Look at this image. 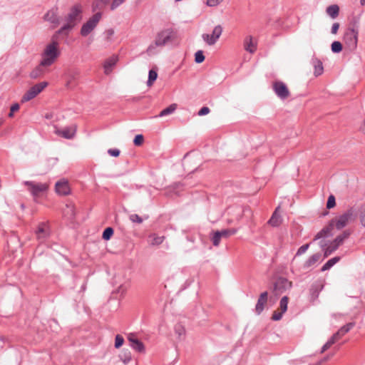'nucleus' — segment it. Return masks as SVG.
<instances>
[{
	"label": "nucleus",
	"instance_id": "nucleus-23",
	"mask_svg": "<svg viewBox=\"0 0 365 365\" xmlns=\"http://www.w3.org/2000/svg\"><path fill=\"white\" fill-rule=\"evenodd\" d=\"M312 63L314 66V74L315 76H319L323 73L324 67L321 60L317 58H313L312 59Z\"/></svg>",
	"mask_w": 365,
	"mask_h": 365
},
{
	"label": "nucleus",
	"instance_id": "nucleus-28",
	"mask_svg": "<svg viewBox=\"0 0 365 365\" xmlns=\"http://www.w3.org/2000/svg\"><path fill=\"white\" fill-rule=\"evenodd\" d=\"M341 259L340 257H334L329 259L321 268V272H325L330 269L335 264L339 262Z\"/></svg>",
	"mask_w": 365,
	"mask_h": 365
},
{
	"label": "nucleus",
	"instance_id": "nucleus-17",
	"mask_svg": "<svg viewBox=\"0 0 365 365\" xmlns=\"http://www.w3.org/2000/svg\"><path fill=\"white\" fill-rule=\"evenodd\" d=\"M268 292H264L260 294L255 306V312L259 315L264 310V306L267 302Z\"/></svg>",
	"mask_w": 365,
	"mask_h": 365
},
{
	"label": "nucleus",
	"instance_id": "nucleus-50",
	"mask_svg": "<svg viewBox=\"0 0 365 365\" xmlns=\"http://www.w3.org/2000/svg\"><path fill=\"white\" fill-rule=\"evenodd\" d=\"M327 247L329 249L331 252L333 253L339 248V246L332 240L331 242H329V245H327Z\"/></svg>",
	"mask_w": 365,
	"mask_h": 365
},
{
	"label": "nucleus",
	"instance_id": "nucleus-32",
	"mask_svg": "<svg viewBox=\"0 0 365 365\" xmlns=\"http://www.w3.org/2000/svg\"><path fill=\"white\" fill-rule=\"evenodd\" d=\"M113 233H114L113 229L111 227H108L103 230V235H102V238L106 241L109 240L111 238V237L113 236Z\"/></svg>",
	"mask_w": 365,
	"mask_h": 365
},
{
	"label": "nucleus",
	"instance_id": "nucleus-58",
	"mask_svg": "<svg viewBox=\"0 0 365 365\" xmlns=\"http://www.w3.org/2000/svg\"><path fill=\"white\" fill-rule=\"evenodd\" d=\"M319 246L320 247L322 248V250H324V248H326L327 247V243L326 241L324 240H321L319 242Z\"/></svg>",
	"mask_w": 365,
	"mask_h": 365
},
{
	"label": "nucleus",
	"instance_id": "nucleus-47",
	"mask_svg": "<svg viewBox=\"0 0 365 365\" xmlns=\"http://www.w3.org/2000/svg\"><path fill=\"white\" fill-rule=\"evenodd\" d=\"M282 312H274L272 316V319L274 321H279L282 318Z\"/></svg>",
	"mask_w": 365,
	"mask_h": 365
},
{
	"label": "nucleus",
	"instance_id": "nucleus-26",
	"mask_svg": "<svg viewBox=\"0 0 365 365\" xmlns=\"http://www.w3.org/2000/svg\"><path fill=\"white\" fill-rule=\"evenodd\" d=\"M351 231L349 230H345L341 234L336 236L333 240L339 247L342 245L345 240L348 239L351 235Z\"/></svg>",
	"mask_w": 365,
	"mask_h": 365
},
{
	"label": "nucleus",
	"instance_id": "nucleus-33",
	"mask_svg": "<svg viewBox=\"0 0 365 365\" xmlns=\"http://www.w3.org/2000/svg\"><path fill=\"white\" fill-rule=\"evenodd\" d=\"M219 232L221 235V237L227 238L230 236L235 235L237 232V230L236 229H225V230H222Z\"/></svg>",
	"mask_w": 365,
	"mask_h": 365
},
{
	"label": "nucleus",
	"instance_id": "nucleus-40",
	"mask_svg": "<svg viewBox=\"0 0 365 365\" xmlns=\"http://www.w3.org/2000/svg\"><path fill=\"white\" fill-rule=\"evenodd\" d=\"M336 205V200L334 195H331L329 196L327 202V208L331 209Z\"/></svg>",
	"mask_w": 365,
	"mask_h": 365
},
{
	"label": "nucleus",
	"instance_id": "nucleus-38",
	"mask_svg": "<svg viewBox=\"0 0 365 365\" xmlns=\"http://www.w3.org/2000/svg\"><path fill=\"white\" fill-rule=\"evenodd\" d=\"M335 342L336 341L331 336V338L322 347L321 353H324L325 351L329 349L331 346L333 345Z\"/></svg>",
	"mask_w": 365,
	"mask_h": 365
},
{
	"label": "nucleus",
	"instance_id": "nucleus-7",
	"mask_svg": "<svg viewBox=\"0 0 365 365\" xmlns=\"http://www.w3.org/2000/svg\"><path fill=\"white\" fill-rule=\"evenodd\" d=\"M24 184L28 186V190L32 195L34 199L38 201V197L46 192V185L33 181H25Z\"/></svg>",
	"mask_w": 365,
	"mask_h": 365
},
{
	"label": "nucleus",
	"instance_id": "nucleus-43",
	"mask_svg": "<svg viewBox=\"0 0 365 365\" xmlns=\"http://www.w3.org/2000/svg\"><path fill=\"white\" fill-rule=\"evenodd\" d=\"M129 219L133 222H136L138 224H141L143 222V219L140 216L137 214H132L129 216Z\"/></svg>",
	"mask_w": 365,
	"mask_h": 365
},
{
	"label": "nucleus",
	"instance_id": "nucleus-37",
	"mask_svg": "<svg viewBox=\"0 0 365 365\" xmlns=\"http://www.w3.org/2000/svg\"><path fill=\"white\" fill-rule=\"evenodd\" d=\"M221 235L219 231H216L212 237V244L214 246L217 247L220 243Z\"/></svg>",
	"mask_w": 365,
	"mask_h": 365
},
{
	"label": "nucleus",
	"instance_id": "nucleus-15",
	"mask_svg": "<svg viewBox=\"0 0 365 365\" xmlns=\"http://www.w3.org/2000/svg\"><path fill=\"white\" fill-rule=\"evenodd\" d=\"M53 128L55 129L54 132L57 135H58L66 139L73 138L74 137V135L76 134V128L74 127H71V126L64 127L61 130L57 129L55 126Z\"/></svg>",
	"mask_w": 365,
	"mask_h": 365
},
{
	"label": "nucleus",
	"instance_id": "nucleus-25",
	"mask_svg": "<svg viewBox=\"0 0 365 365\" xmlns=\"http://www.w3.org/2000/svg\"><path fill=\"white\" fill-rule=\"evenodd\" d=\"M244 46L245 49L251 53H253L257 48V44L253 42L252 37L250 36L245 39Z\"/></svg>",
	"mask_w": 365,
	"mask_h": 365
},
{
	"label": "nucleus",
	"instance_id": "nucleus-56",
	"mask_svg": "<svg viewBox=\"0 0 365 365\" xmlns=\"http://www.w3.org/2000/svg\"><path fill=\"white\" fill-rule=\"evenodd\" d=\"M322 250L324 251V258H326L328 256H329L331 254H332L331 250L329 249H328L327 247L324 248Z\"/></svg>",
	"mask_w": 365,
	"mask_h": 365
},
{
	"label": "nucleus",
	"instance_id": "nucleus-64",
	"mask_svg": "<svg viewBox=\"0 0 365 365\" xmlns=\"http://www.w3.org/2000/svg\"><path fill=\"white\" fill-rule=\"evenodd\" d=\"M360 4H361L362 6H364V5H365V0H360Z\"/></svg>",
	"mask_w": 365,
	"mask_h": 365
},
{
	"label": "nucleus",
	"instance_id": "nucleus-9",
	"mask_svg": "<svg viewBox=\"0 0 365 365\" xmlns=\"http://www.w3.org/2000/svg\"><path fill=\"white\" fill-rule=\"evenodd\" d=\"M46 225L42 222L41 223L36 230L35 231V234L36 236L37 240L39 241L40 245L37 247L35 253L37 255H41L43 252V243L45 242V237H46Z\"/></svg>",
	"mask_w": 365,
	"mask_h": 365
},
{
	"label": "nucleus",
	"instance_id": "nucleus-10",
	"mask_svg": "<svg viewBox=\"0 0 365 365\" xmlns=\"http://www.w3.org/2000/svg\"><path fill=\"white\" fill-rule=\"evenodd\" d=\"M292 287V282L287 278L279 277L274 284V292L275 295H280Z\"/></svg>",
	"mask_w": 365,
	"mask_h": 365
},
{
	"label": "nucleus",
	"instance_id": "nucleus-42",
	"mask_svg": "<svg viewBox=\"0 0 365 365\" xmlns=\"http://www.w3.org/2000/svg\"><path fill=\"white\" fill-rule=\"evenodd\" d=\"M310 243H307L302 245L297 251L296 256H300L305 253L307 250L309 249Z\"/></svg>",
	"mask_w": 365,
	"mask_h": 365
},
{
	"label": "nucleus",
	"instance_id": "nucleus-63",
	"mask_svg": "<svg viewBox=\"0 0 365 365\" xmlns=\"http://www.w3.org/2000/svg\"><path fill=\"white\" fill-rule=\"evenodd\" d=\"M101 3L103 4H107L110 2V0H100Z\"/></svg>",
	"mask_w": 365,
	"mask_h": 365
},
{
	"label": "nucleus",
	"instance_id": "nucleus-14",
	"mask_svg": "<svg viewBox=\"0 0 365 365\" xmlns=\"http://www.w3.org/2000/svg\"><path fill=\"white\" fill-rule=\"evenodd\" d=\"M128 340L133 349L140 353L145 351V346L143 343L137 339L134 334H130L128 336Z\"/></svg>",
	"mask_w": 365,
	"mask_h": 365
},
{
	"label": "nucleus",
	"instance_id": "nucleus-51",
	"mask_svg": "<svg viewBox=\"0 0 365 365\" xmlns=\"http://www.w3.org/2000/svg\"><path fill=\"white\" fill-rule=\"evenodd\" d=\"M210 110L208 107L204 106L200 108V110L198 111L199 115H205L210 113Z\"/></svg>",
	"mask_w": 365,
	"mask_h": 365
},
{
	"label": "nucleus",
	"instance_id": "nucleus-11",
	"mask_svg": "<svg viewBox=\"0 0 365 365\" xmlns=\"http://www.w3.org/2000/svg\"><path fill=\"white\" fill-rule=\"evenodd\" d=\"M272 88L275 94L282 100L287 98L289 95V91L284 83L282 81H275L273 83Z\"/></svg>",
	"mask_w": 365,
	"mask_h": 365
},
{
	"label": "nucleus",
	"instance_id": "nucleus-52",
	"mask_svg": "<svg viewBox=\"0 0 365 365\" xmlns=\"http://www.w3.org/2000/svg\"><path fill=\"white\" fill-rule=\"evenodd\" d=\"M108 153L112 157H118L120 155V150L117 148L109 149Z\"/></svg>",
	"mask_w": 365,
	"mask_h": 365
},
{
	"label": "nucleus",
	"instance_id": "nucleus-35",
	"mask_svg": "<svg viewBox=\"0 0 365 365\" xmlns=\"http://www.w3.org/2000/svg\"><path fill=\"white\" fill-rule=\"evenodd\" d=\"M343 46L341 42L335 41L331 43V51L338 53L342 51Z\"/></svg>",
	"mask_w": 365,
	"mask_h": 365
},
{
	"label": "nucleus",
	"instance_id": "nucleus-41",
	"mask_svg": "<svg viewBox=\"0 0 365 365\" xmlns=\"http://www.w3.org/2000/svg\"><path fill=\"white\" fill-rule=\"evenodd\" d=\"M144 140V137L142 134H138L135 136L133 140V143L136 146H140L143 144Z\"/></svg>",
	"mask_w": 365,
	"mask_h": 365
},
{
	"label": "nucleus",
	"instance_id": "nucleus-57",
	"mask_svg": "<svg viewBox=\"0 0 365 365\" xmlns=\"http://www.w3.org/2000/svg\"><path fill=\"white\" fill-rule=\"evenodd\" d=\"M19 109V105L18 103H14L11 107V112H16Z\"/></svg>",
	"mask_w": 365,
	"mask_h": 365
},
{
	"label": "nucleus",
	"instance_id": "nucleus-48",
	"mask_svg": "<svg viewBox=\"0 0 365 365\" xmlns=\"http://www.w3.org/2000/svg\"><path fill=\"white\" fill-rule=\"evenodd\" d=\"M164 240L163 236H156L153 239L152 245H160Z\"/></svg>",
	"mask_w": 365,
	"mask_h": 365
},
{
	"label": "nucleus",
	"instance_id": "nucleus-16",
	"mask_svg": "<svg viewBox=\"0 0 365 365\" xmlns=\"http://www.w3.org/2000/svg\"><path fill=\"white\" fill-rule=\"evenodd\" d=\"M355 326V322H349L341 327L335 334H334L331 337L337 341L340 339L343 336H344L346 333H348Z\"/></svg>",
	"mask_w": 365,
	"mask_h": 365
},
{
	"label": "nucleus",
	"instance_id": "nucleus-30",
	"mask_svg": "<svg viewBox=\"0 0 365 365\" xmlns=\"http://www.w3.org/2000/svg\"><path fill=\"white\" fill-rule=\"evenodd\" d=\"M176 109H177V104L173 103V104L170 105L168 107L162 110L160 112L158 117H164V116L170 115V114L173 113Z\"/></svg>",
	"mask_w": 365,
	"mask_h": 365
},
{
	"label": "nucleus",
	"instance_id": "nucleus-22",
	"mask_svg": "<svg viewBox=\"0 0 365 365\" xmlns=\"http://www.w3.org/2000/svg\"><path fill=\"white\" fill-rule=\"evenodd\" d=\"M333 228L330 226V223L329 222L328 225L323 229H322L314 237L313 241H316L317 240H320L322 238L327 237L329 236L332 235L331 231Z\"/></svg>",
	"mask_w": 365,
	"mask_h": 365
},
{
	"label": "nucleus",
	"instance_id": "nucleus-49",
	"mask_svg": "<svg viewBox=\"0 0 365 365\" xmlns=\"http://www.w3.org/2000/svg\"><path fill=\"white\" fill-rule=\"evenodd\" d=\"M222 0H207V5L210 7L216 6L220 4Z\"/></svg>",
	"mask_w": 365,
	"mask_h": 365
},
{
	"label": "nucleus",
	"instance_id": "nucleus-13",
	"mask_svg": "<svg viewBox=\"0 0 365 365\" xmlns=\"http://www.w3.org/2000/svg\"><path fill=\"white\" fill-rule=\"evenodd\" d=\"M55 190L58 195L66 196L71 193V187L68 180L62 178L55 184Z\"/></svg>",
	"mask_w": 365,
	"mask_h": 365
},
{
	"label": "nucleus",
	"instance_id": "nucleus-45",
	"mask_svg": "<svg viewBox=\"0 0 365 365\" xmlns=\"http://www.w3.org/2000/svg\"><path fill=\"white\" fill-rule=\"evenodd\" d=\"M125 0H113L110 4V9L115 10L119 6H120Z\"/></svg>",
	"mask_w": 365,
	"mask_h": 365
},
{
	"label": "nucleus",
	"instance_id": "nucleus-27",
	"mask_svg": "<svg viewBox=\"0 0 365 365\" xmlns=\"http://www.w3.org/2000/svg\"><path fill=\"white\" fill-rule=\"evenodd\" d=\"M326 11L327 15H329L331 19H334L339 16V7L336 4H333L328 6Z\"/></svg>",
	"mask_w": 365,
	"mask_h": 365
},
{
	"label": "nucleus",
	"instance_id": "nucleus-34",
	"mask_svg": "<svg viewBox=\"0 0 365 365\" xmlns=\"http://www.w3.org/2000/svg\"><path fill=\"white\" fill-rule=\"evenodd\" d=\"M288 300H289L288 297L284 296L279 302V307H280L281 312H282V313L286 312L287 310Z\"/></svg>",
	"mask_w": 365,
	"mask_h": 365
},
{
	"label": "nucleus",
	"instance_id": "nucleus-12",
	"mask_svg": "<svg viewBox=\"0 0 365 365\" xmlns=\"http://www.w3.org/2000/svg\"><path fill=\"white\" fill-rule=\"evenodd\" d=\"M222 33V27L220 25L216 26L212 34H203L202 35V39L210 46L214 45L220 37Z\"/></svg>",
	"mask_w": 365,
	"mask_h": 365
},
{
	"label": "nucleus",
	"instance_id": "nucleus-4",
	"mask_svg": "<svg viewBox=\"0 0 365 365\" xmlns=\"http://www.w3.org/2000/svg\"><path fill=\"white\" fill-rule=\"evenodd\" d=\"M359 30L357 26L349 27L344 35V42L349 51H354L357 47Z\"/></svg>",
	"mask_w": 365,
	"mask_h": 365
},
{
	"label": "nucleus",
	"instance_id": "nucleus-18",
	"mask_svg": "<svg viewBox=\"0 0 365 365\" xmlns=\"http://www.w3.org/2000/svg\"><path fill=\"white\" fill-rule=\"evenodd\" d=\"M63 215L69 220L74 219L76 215V209L75 205L72 202H69L66 204L65 208L63 210Z\"/></svg>",
	"mask_w": 365,
	"mask_h": 365
},
{
	"label": "nucleus",
	"instance_id": "nucleus-20",
	"mask_svg": "<svg viewBox=\"0 0 365 365\" xmlns=\"http://www.w3.org/2000/svg\"><path fill=\"white\" fill-rule=\"evenodd\" d=\"M41 56H42V59H41L40 66L31 72L30 76L32 78H38L42 73V70H41V67H43L46 66V48H44L42 51Z\"/></svg>",
	"mask_w": 365,
	"mask_h": 365
},
{
	"label": "nucleus",
	"instance_id": "nucleus-39",
	"mask_svg": "<svg viewBox=\"0 0 365 365\" xmlns=\"http://www.w3.org/2000/svg\"><path fill=\"white\" fill-rule=\"evenodd\" d=\"M123 337L120 334H117L115 338V347L116 349H119L123 344Z\"/></svg>",
	"mask_w": 365,
	"mask_h": 365
},
{
	"label": "nucleus",
	"instance_id": "nucleus-21",
	"mask_svg": "<svg viewBox=\"0 0 365 365\" xmlns=\"http://www.w3.org/2000/svg\"><path fill=\"white\" fill-rule=\"evenodd\" d=\"M333 228L330 226V223L329 222L328 225L323 229H322L314 237L313 241H316L317 240H320L322 238L327 237L329 236L332 235L331 231Z\"/></svg>",
	"mask_w": 365,
	"mask_h": 365
},
{
	"label": "nucleus",
	"instance_id": "nucleus-2",
	"mask_svg": "<svg viewBox=\"0 0 365 365\" xmlns=\"http://www.w3.org/2000/svg\"><path fill=\"white\" fill-rule=\"evenodd\" d=\"M82 9L79 4L73 6L66 19V23L61 26L58 31V34L68 33L77 24V23L81 19Z\"/></svg>",
	"mask_w": 365,
	"mask_h": 365
},
{
	"label": "nucleus",
	"instance_id": "nucleus-44",
	"mask_svg": "<svg viewBox=\"0 0 365 365\" xmlns=\"http://www.w3.org/2000/svg\"><path fill=\"white\" fill-rule=\"evenodd\" d=\"M175 333L179 336H181L182 335L185 334V328L181 324H176L175 327Z\"/></svg>",
	"mask_w": 365,
	"mask_h": 365
},
{
	"label": "nucleus",
	"instance_id": "nucleus-54",
	"mask_svg": "<svg viewBox=\"0 0 365 365\" xmlns=\"http://www.w3.org/2000/svg\"><path fill=\"white\" fill-rule=\"evenodd\" d=\"M107 39L109 40L110 38L114 34V30L113 29H109L106 31Z\"/></svg>",
	"mask_w": 365,
	"mask_h": 365
},
{
	"label": "nucleus",
	"instance_id": "nucleus-59",
	"mask_svg": "<svg viewBox=\"0 0 365 365\" xmlns=\"http://www.w3.org/2000/svg\"><path fill=\"white\" fill-rule=\"evenodd\" d=\"M46 16H47V20H50L52 22H56V21L57 20V17L55 16V17H51L48 19L49 17V12H47V14H46Z\"/></svg>",
	"mask_w": 365,
	"mask_h": 365
},
{
	"label": "nucleus",
	"instance_id": "nucleus-62",
	"mask_svg": "<svg viewBox=\"0 0 365 365\" xmlns=\"http://www.w3.org/2000/svg\"><path fill=\"white\" fill-rule=\"evenodd\" d=\"M361 131H362L363 133H365V120H364V122L363 125L361 127Z\"/></svg>",
	"mask_w": 365,
	"mask_h": 365
},
{
	"label": "nucleus",
	"instance_id": "nucleus-53",
	"mask_svg": "<svg viewBox=\"0 0 365 365\" xmlns=\"http://www.w3.org/2000/svg\"><path fill=\"white\" fill-rule=\"evenodd\" d=\"M339 23H334L331 26V34H336L339 30Z\"/></svg>",
	"mask_w": 365,
	"mask_h": 365
},
{
	"label": "nucleus",
	"instance_id": "nucleus-31",
	"mask_svg": "<svg viewBox=\"0 0 365 365\" xmlns=\"http://www.w3.org/2000/svg\"><path fill=\"white\" fill-rule=\"evenodd\" d=\"M158 78V73L153 69H150L148 73V79L147 81L148 86H151Z\"/></svg>",
	"mask_w": 365,
	"mask_h": 365
},
{
	"label": "nucleus",
	"instance_id": "nucleus-8",
	"mask_svg": "<svg viewBox=\"0 0 365 365\" xmlns=\"http://www.w3.org/2000/svg\"><path fill=\"white\" fill-rule=\"evenodd\" d=\"M46 87V81H43L38 84L32 86L27 91L21 98V102H27L34 98L39 93H41Z\"/></svg>",
	"mask_w": 365,
	"mask_h": 365
},
{
	"label": "nucleus",
	"instance_id": "nucleus-5",
	"mask_svg": "<svg viewBox=\"0 0 365 365\" xmlns=\"http://www.w3.org/2000/svg\"><path fill=\"white\" fill-rule=\"evenodd\" d=\"M58 34L57 31L56 34L53 36L51 42L47 44V67L52 65L60 56L61 53L58 49V43L56 41Z\"/></svg>",
	"mask_w": 365,
	"mask_h": 365
},
{
	"label": "nucleus",
	"instance_id": "nucleus-1",
	"mask_svg": "<svg viewBox=\"0 0 365 365\" xmlns=\"http://www.w3.org/2000/svg\"><path fill=\"white\" fill-rule=\"evenodd\" d=\"M357 215L356 210L354 207H349L344 212L339 216L331 219L329 221L330 226L337 230H341L345 227L349 222L355 220Z\"/></svg>",
	"mask_w": 365,
	"mask_h": 365
},
{
	"label": "nucleus",
	"instance_id": "nucleus-6",
	"mask_svg": "<svg viewBox=\"0 0 365 365\" xmlns=\"http://www.w3.org/2000/svg\"><path fill=\"white\" fill-rule=\"evenodd\" d=\"M101 12H97L92 16L85 24H83L80 34L82 36H87L98 25L101 19Z\"/></svg>",
	"mask_w": 365,
	"mask_h": 365
},
{
	"label": "nucleus",
	"instance_id": "nucleus-19",
	"mask_svg": "<svg viewBox=\"0 0 365 365\" xmlns=\"http://www.w3.org/2000/svg\"><path fill=\"white\" fill-rule=\"evenodd\" d=\"M118 61V56H113L106 59L103 63L104 73L106 75L112 72L113 68L115 66Z\"/></svg>",
	"mask_w": 365,
	"mask_h": 365
},
{
	"label": "nucleus",
	"instance_id": "nucleus-24",
	"mask_svg": "<svg viewBox=\"0 0 365 365\" xmlns=\"http://www.w3.org/2000/svg\"><path fill=\"white\" fill-rule=\"evenodd\" d=\"M322 255L319 252L315 253L310 256L304 263V268H309L315 263L320 260Z\"/></svg>",
	"mask_w": 365,
	"mask_h": 365
},
{
	"label": "nucleus",
	"instance_id": "nucleus-46",
	"mask_svg": "<svg viewBox=\"0 0 365 365\" xmlns=\"http://www.w3.org/2000/svg\"><path fill=\"white\" fill-rule=\"evenodd\" d=\"M359 220L361 225L365 227V207L361 208L359 212Z\"/></svg>",
	"mask_w": 365,
	"mask_h": 365
},
{
	"label": "nucleus",
	"instance_id": "nucleus-60",
	"mask_svg": "<svg viewBox=\"0 0 365 365\" xmlns=\"http://www.w3.org/2000/svg\"><path fill=\"white\" fill-rule=\"evenodd\" d=\"M187 240L188 241L192 242H193L195 241V238H194V237H188V236H187Z\"/></svg>",
	"mask_w": 365,
	"mask_h": 365
},
{
	"label": "nucleus",
	"instance_id": "nucleus-29",
	"mask_svg": "<svg viewBox=\"0 0 365 365\" xmlns=\"http://www.w3.org/2000/svg\"><path fill=\"white\" fill-rule=\"evenodd\" d=\"M279 207L276 209V210L272 214L271 218L269 220L268 223L273 227H278L281 224V217L277 213V210Z\"/></svg>",
	"mask_w": 365,
	"mask_h": 365
},
{
	"label": "nucleus",
	"instance_id": "nucleus-3",
	"mask_svg": "<svg viewBox=\"0 0 365 365\" xmlns=\"http://www.w3.org/2000/svg\"><path fill=\"white\" fill-rule=\"evenodd\" d=\"M174 31L172 29H166L158 32L156 35L154 43L148 46L147 53L150 55L154 53L153 50L155 47L164 46L174 38Z\"/></svg>",
	"mask_w": 365,
	"mask_h": 365
},
{
	"label": "nucleus",
	"instance_id": "nucleus-36",
	"mask_svg": "<svg viewBox=\"0 0 365 365\" xmlns=\"http://www.w3.org/2000/svg\"><path fill=\"white\" fill-rule=\"evenodd\" d=\"M205 57L202 51L199 50L195 53V61L197 63H202L205 61Z\"/></svg>",
	"mask_w": 365,
	"mask_h": 365
},
{
	"label": "nucleus",
	"instance_id": "nucleus-55",
	"mask_svg": "<svg viewBox=\"0 0 365 365\" xmlns=\"http://www.w3.org/2000/svg\"><path fill=\"white\" fill-rule=\"evenodd\" d=\"M322 250L324 251V258H326L328 256H329L331 254H332L331 250L329 249H328L327 247L324 248Z\"/></svg>",
	"mask_w": 365,
	"mask_h": 365
},
{
	"label": "nucleus",
	"instance_id": "nucleus-61",
	"mask_svg": "<svg viewBox=\"0 0 365 365\" xmlns=\"http://www.w3.org/2000/svg\"><path fill=\"white\" fill-rule=\"evenodd\" d=\"M86 283H84V284L81 286V291H85V290H86Z\"/></svg>",
	"mask_w": 365,
	"mask_h": 365
}]
</instances>
